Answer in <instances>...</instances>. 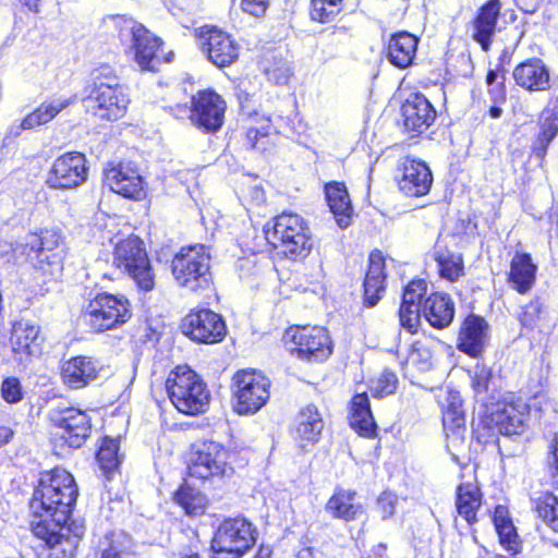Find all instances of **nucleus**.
Masks as SVG:
<instances>
[{"label":"nucleus","mask_w":558,"mask_h":558,"mask_svg":"<svg viewBox=\"0 0 558 558\" xmlns=\"http://www.w3.org/2000/svg\"><path fill=\"white\" fill-rule=\"evenodd\" d=\"M77 495L74 477L66 470L57 468L41 473L29 501V527L47 547L61 546L62 551L72 553L76 539L83 535L82 527H76L71 538L66 525Z\"/></svg>","instance_id":"f257e3e1"},{"label":"nucleus","mask_w":558,"mask_h":558,"mask_svg":"<svg viewBox=\"0 0 558 558\" xmlns=\"http://www.w3.org/2000/svg\"><path fill=\"white\" fill-rule=\"evenodd\" d=\"M11 251L14 263L29 262L45 277L58 279L62 274L64 245L57 231L45 230L39 234H27Z\"/></svg>","instance_id":"f03ea898"},{"label":"nucleus","mask_w":558,"mask_h":558,"mask_svg":"<svg viewBox=\"0 0 558 558\" xmlns=\"http://www.w3.org/2000/svg\"><path fill=\"white\" fill-rule=\"evenodd\" d=\"M130 100L124 86L110 66H101L93 72V83L84 98L86 110L109 121L122 118Z\"/></svg>","instance_id":"7ed1b4c3"},{"label":"nucleus","mask_w":558,"mask_h":558,"mask_svg":"<svg viewBox=\"0 0 558 558\" xmlns=\"http://www.w3.org/2000/svg\"><path fill=\"white\" fill-rule=\"evenodd\" d=\"M267 242L291 259L306 257L313 247L310 228L296 214L282 213L265 229Z\"/></svg>","instance_id":"20e7f679"},{"label":"nucleus","mask_w":558,"mask_h":558,"mask_svg":"<svg viewBox=\"0 0 558 558\" xmlns=\"http://www.w3.org/2000/svg\"><path fill=\"white\" fill-rule=\"evenodd\" d=\"M106 23L117 32L123 44L130 43L134 61L142 71L156 72L160 63L157 51L162 41L143 24L126 15H110Z\"/></svg>","instance_id":"39448f33"},{"label":"nucleus","mask_w":558,"mask_h":558,"mask_svg":"<svg viewBox=\"0 0 558 558\" xmlns=\"http://www.w3.org/2000/svg\"><path fill=\"white\" fill-rule=\"evenodd\" d=\"M171 403L185 415L204 413L209 404L210 392L198 374L187 366H178L167 381Z\"/></svg>","instance_id":"423d86ee"},{"label":"nucleus","mask_w":558,"mask_h":558,"mask_svg":"<svg viewBox=\"0 0 558 558\" xmlns=\"http://www.w3.org/2000/svg\"><path fill=\"white\" fill-rule=\"evenodd\" d=\"M171 269L175 282L192 292L206 290L211 283L210 254L204 245L182 247L174 255Z\"/></svg>","instance_id":"0eeeda50"},{"label":"nucleus","mask_w":558,"mask_h":558,"mask_svg":"<svg viewBox=\"0 0 558 558\" xmlns=\"http://www.w3.org/2000/svg\"><path fill=\"white\" fill-rule=\"evenodd\" d=\"M131 317L130 302L123 295L108 292L89 295L83 310V319L94 332L116 329Z\"/></svg>","instance_id":"6e6552de"},{"label":"nucleus","mask_w":558,"mask_h":558,"mask_svg":"<svg viewBox=\"0 0 558 558\" xmlns=\"http://www.w3.org/2000/svg\"><path fill=\"white\" fill-rule=\"evenodd\" d=\"M113 265L126 272L143 291L155 287V274L151 269L143 241L138 236H128L116 244Z\"/></svg>","instance_id":"1a4fd4ad"},{"label":"nucleus","mask_w":558,"mask_h":558,"mask_svg":"<svg viewBox=\"0 0 558 558\" xmlns=\"http://www.w3.org/2000/svg\"><path fill=\"white\" fill-rule=\"evenodd\" d=\"M256 543V530L244 518L225 520L211 541L214 558H241Z\"/></svg>","instance_id":"9d476101"},{"label":"nucleus","mask_w":558,"mask_h":558,"mask_svg":"<svg viewBox=\"0 0 558 558\" xmlns=\"http://www.w3.org/2000/svg\"><path fill=\"white\" fill-rule=\"evenodd\" d=\"M229 450L220 442L205 440L192 447L189 475L198 480L229 477L233 468L229 463Z\"/></svg>","instance_id":"9b49d317"},{"label":"nucleus","mask_w":558,"mask_h":558,"mask_svg":"<svg viewBox=\"0 0 558 558\" xmlns=\"http://www.w3.org/2000/svg\"><path fill=\"white\" fill-rule=\"evenodd\" d=\"M289 350L299 359L324 361L332 352L327 329L319 326H295L287 330Z\"/></svg>","instance_id":"f8f14e48"},{"label":"nucleus","mask_w":558,"mask_h":558,"mask_svg":"<svg viewBox=\"0 0 558 558\" xmlns=\"http://www.w3.org/2000/svg\"><path fill=\"white\" fill-rule=\"evenodd\" d=\"M234 409L240 414L259 411L270 397V380L260 372L240 371L234 375Z\"/></svg>","instance_id":"ddd939ff"},{"label":"nucleus","mask_w":558,"mask_h":558,"mask_svg":"<svg viewBox=\"0 0 558 558\" xmlns=\"http://www.w3.org/2000/svg\"><path fill=\"white\" fill-rule=\"evenodd\" d=\"M49 420L56 435L71 448H80L92 432V417L81 409L72 407H57L49 411Z\"/></svg>","instance_id":"4468645a"},{"label":"nucleus","mask_w":558,"mask_h":558,"mask_svg":"<svg viewBox=\"0 0 558 558\" xmlns=\"http://www.w3.org/2000/svg\"><path fill=\"white\" fill-rule=\"evenodd\" d=\"M226 102L210 89L199 90L192 98L191 121L207 133L217 132L223 123Z\"/></svg>","instance_id":"2eb2a0df"},{"label":"nucleus","mask_w":558,"mask_h":558,"mask_svg":"<svg viewBox=\"0 0 558 558\" xmlns=\"http://www.w3.org/2000/svg\"><path fill=\"white\" fill-rule=\"evenodd\" d=\"M197 36L202 50L215 65L225 68L238 59L240 47L228 33L206 25L197 31Z\"/></svg>","instance_id":"dca6fc26"},{"label":"nucleus","mask_w":558,"mask_h":558,"mask_svg":"<svg viewBox=\"0 0 558 558\" xmlns=\"http://www.w3.org/2000/svg\"><path fill=\"white\" fill-rule=\"evenodd\" d=\"M184 335L203 343L220 342L226 335V324L220 315L208 308L191 311L182 323Z\"/></svg>","instance_id":"f3484780"},{"label":"nucleus","mask_w":558,"mask_h":558,"mask_svg":"<svg viewBox=\"0 0 558 558\" xmlns=\"http://www.w3.org/2000/svg\"><path fill=\"white\" fill-rule=\"evenodd\" d=\"M86 158L81 153H66L52 163L47 184L52 189H73L86 181Z\"/></svg>","instance_id":"a211bd4d"},{"label":"nucleus","mask_w":558,"mask_h":558,"mask_svg":"<svg viewBox=\"0 0 558 558\" xmlns=\"http://www.w3.org/2000/svg\"><path fill=\"white\" fill-rule=\"evenodd\" d=\"M105 182L112 192L126 198L141 199L145 195L143 178L131 162L108 167Z\"/></svg>","instance_id":"6ab92c4d"},{"label":"nucleus","mask_w":558,"mask_h":558,"mask_svg":"<svg viewBox=\"0 0 558 558\" xmlns=\"http://www.w3.org/2000/svg\"><path fill=\"white\" fill-rule=\"evenodd\" d=\"M529 411L527 403L521 399L501 402L495 405L488 420L500 434L519 435L524 432Z\"/></svg>","instance_id":"aec40b11"},{"label":"nucleus","mask_w":558,"mask_h":558,"mask_svg":"<svg viewBox=\"0 0 558 558\" xmlns=\"http://www.w3.org/2000/svg\"><path fill=\"white\" fill-rule=\"evenodd\" d=\"M401 178L398 181L401 192L417 197L428 193L433 175L429 167L422 160L405 157L401 162Z\"/></svg>","instance_id":"412c9836"},{"label":"nucleus","mask_w":558,"mask_h":558,"mask_svg":"<svg viewBox=\"0 0 558 558\" xmlns=\"http://www.w3.org/2000/svg\"><path fill=\"white\" fill-rule=\"evenodd\" d=\"M427 291V283L423 279L412 280L403 291L402 303L399 310V320L402 328L411 333L417 331L421 313L423 311V298Z\"/></svg>","instance_id":"4be33fe9"},{"label":"nucleus","mask_w":558,"mask_h":558,"mask_svg":"<svg viewBox=\"0 0 558 558\" xmlns=\"http://www.w3.org/2000/svg\"><path fill=\"white\" fill-rule=\"evenodd\" d=\"M99 371L100 366L93 357L74 356L61 364V381L69 389H82L97 379Z\"/></svg>","instance_id":"5701e85b"},{"label":"nucleus","mask_w":558,"mask_h":558,"mask_svg":"<svg viewBox=\"0 0 558 558\" xmlns=\"http://www.w3.org/2000/svg\"><path fill=\"white\" fill-rule=\"evenodd\" d=\"M537 128L538 131L532 144V151L536 158L544 160L548 147L558 135V95L550 99L538 114Z\"/></svg>","instance_id":"b1692460"},{"label":"nucleus","mask_w":558,"mask_h":558,"mask_svg":"<svg viewBox=\"0 0 558 558\" xmlns=\"http://www.w3.org/2000/svg\"><path fill=\"white\" fill-rule=\"evenodd\" d=\"M403 123L409 132L422 133L436 118V111L422 94L411 95L402 105Z\"/></svg>","instance_id":"393cba45"},{"label":"nucleus","mask_w":558,"mask_h":558,"mask_svg":"<svg viewBox=\"0 0 558 558\" xmlns=\"http://www.w3.org/2000/svg\"><path fill=\"white\" fill-rule=\"evenodd\" d=\"M40 328L29 320L16 322L12 327L11 345L20 362L40 353Z\"/></svg>","instance_id":"a878e982"},{"label":"nucleus","mask_w":558,"mask_h":558,"mask_svg":"<svg viewBox=\"0 0 558 558\" xmlns=\"http://www.w3.org/2000/svg\"><path fill=\"white\" fill-rule=\"evenodd\" d=\"M488 339L487 322L476 315H469L459 332L458 349L471 356H478Z\"/></svg>","instance_id":"bb28decb"},{"label":"nucleus","mask_w":558,"mask_h":558,"mask_svg":"<svg viewBox=\"0 0 558 558\" xmlns=\"http://www.w3.org/2000/svg\"><path fill=\"white\" fill-rule=\"evenodd\" d=\"M512 75L517 85L529 92H544L550 87L549 70L537 58L518 64Z\"/></svg>","instance_id":"cd10ccee"},{"label":"nucleus","mask_w":558,"mask_h":558,"mask_svg":"<svg viewBox=\"0 0 558 558\" xmlns=\"http://www.w3.org/2000/svg\"><path fill=\"white\" fill-rule=\"evenodd\" d=\"M324 429L322 413L314 404L302 408L295 416L293 425V437L300 446L316 444Z\"/></svg>","instance_id":"c85d7f7f"},{"label":"nucleus","mask_w":558,"mask_h":558,"mask_svg":"<svg viewBox=\"0 0 558 558\" xmlns=\"http://www.w3.org/2000/svg\"><path fill=\"white\" fill-rule=\"evenodd\" d=\"M442 424L448 441L453 445L464 440L466 432L462 399L458 391L449 390L444 403Z\"/></svg>","instance_id":"c756f323"},{"label":"nucleus","mask_w":558,"mask_h":558,"mask_svg":"<svg viewBox=\"0 0 558 558\" xmlns=\"http://www.w3.org/2000/svg\"><path fill=\"white\" fill-rule=\"evenodd\" d=\"M537 265L531 254L515 251L508 274V283L520 294L527 293L535 284Z\"/></svg>","instance_id":"7c9ffc66"},{"label":"nucleus","mask_w":558,"mask_h":558,"mask_svg":"<svg viewBox=\"0 0 558 558\" xmlns=\"http://www.w3.org/2000/svg\"><path fill=\"white\" fill-rule=\"evenodd\" d=\"M369 265L364 279V305L375 306L385 292V258L379 251L372 252Z\"/></svg>","instance_id":"2f4dec72"},{"label":"nucleus","mask_w":558,"mask_h":558,"mask_svg":"<svg viewBox=\"0 0 558 558\" xmlns=\"http://www.w3.org/2000/svg\"><path fill=\"white\" fill-rule=\"evenodd\" d=\"M333 519L355 521L364 514V507L353 490L337 488L325 507Z\"/></svg>","instance_id":"473e14b6"},{"label":"nucleus","mask_w":558,"mask_h":558,"mask_svg":"<svg viewBox=\"0 0 558 558\" xmlns=\"http://www.w3.org/2000/svg\"><path fill=\"white\" fill-rule=\"evenodd\" d=\"M418 38L405 31L391 35L387 57L391 64L405 69L413 63L417 50Z\"/></svg>","instance_id":"72a5a7b5"},{"label":"nucleus","mask_w":558,"mask_h":558,"mask_svg":"<svg viewBox=\"0 0 558 558\" xmlns=\"http://www.w3.org/2000/svg\"><path fill=\"white\" fill-rule=\"evenodd\" d=\"M501 9L500 0H489L481 7L473 23V38L483 50H488Z\"/></svg>","instance_id":"f704fd0d"},{"label":"nucleus","mask_w":558,"mask_h":558,"mask_svg":"<svg viewBox=\"0 0 558 558\" xmlns=\"http://www.w3.org/2000/svg\"><path fill=\"white\" fill-rule=\"evenodd\" d=\"M325 195L338 226L342 229L347 228L351 223L353 211L347 186L337 181L326 183Z\"/></svg>","instance_id":"c9c22d12"},{"label":"nucleus","mask_w":558,"mask_h":558,"mask_svg":"<svg viewBox=\"0 0 558 558\" xmlns=\"http://www.w3.org/2000/svg\"><path fill=\"white\" fill-rule=\"evenodd\" d=\"M426 320L435 328L448 327L454 316V304L449 295L433 293L423 303L422 313Z\"/></svg>","instance_id":"e433bc0d"},{"label":"nucleus","mask_w":558,"mask_h":558,"mask_svg":"<svg viewBox=\"0 0 558 558\" xmlns=\"http://www.w3.org/2000/svg\"><path fill=\"white\" fill-rule=\"evenodd\" d=\"M483 494L473 483L460 484L456 492V508L470 525L477 521V512L482 507Z\"/></svg>","instance_id":"4c0bfd02"},{"label":"nucleus","mask_w":558,"mask_h":558,"mask_svg":"<svg viewBox=\"0 0 558 558\" xmlns=\"http://www.w3.org/2000/svg\"><path fill=\"white\" fill-rule=\"evenodd\" d=\"M75 101L72 97H56L43 102L36 110L27 114L21 122L22 130H32L36 126L44 125L57 117L63 109L68 108Z\"/></svg>","instance_id":"58836bf2"},{"label":"nucleus","mask_w":558,"mask_h":558,"mask_svg":"<svg viewBox=\"0 0 558 558\" xmlns=\"http://www.w3.org/2000/svg\"><path fill=\"white\" fill-rule=\"evenodd\" d=\"M350 425L359 434L371 437L375 434L376 424L369 408L366 393L356 395L352 400Z\"/></svg>","instance_id":"ea45409f"},{"label":"nucleus","mask_w":558,"mask_h":558,"mask_svg":"<svg viewBox=\"0 0 558 558\" xmlns=\"http://www.w3.org/2000/svg\"><path fill=\"white\" fill-rule=\"evenodd\" d=\"M119 449L118 438L105 437L97 451V463L107 480L111 478L121 464L122 456L119 453Z\"/></svg>","instance_id":"a19ab883"},{"label":"nucleus","mask_w":558,"mask_h":558,"mask_svg":"<svg viewBox=\"0 0 558 558\" xmlns=\"http://www.w3.org/2000/svg\"><path fill=\"white\" fill-rule=\"evenodd\" d=\"M493 522L500 543L506 546L507 549L515 550L518 535L505 507L497 506L495 508Z\"/></svg>","instance_id":"79ce46f5"},{"label":"nucleus","mask_w":558,"mask_h":558,"mask_svg":"<svg viewBox=\"0 0 558 558\" xmlns=\"http://www.w3.org/2000/svg\"><path fill=\"white\" fill-rule=\"evenodd\" d=\"M436 262L441 278L456 281L463 275V258L460 254L438 252Z\"/></svg>","instance_id":"37998d69"},{"label":"nucleus","mask_w":558,"mask_h":558,"mask_svg":"<svg viewBox=\"0 0 558 558\" xmlns=\"http://www.w3.org/2000/svg\"><path fill=\"white\" fill-rule=\"evenodd\" d=\"M174 498L190 515H198L203 513L206 507V497L201 492L189 486H181L175 493Z\"/></svg>","instance_id":"c03bdc74"},{"label":"nucleus","mask_w":558,"mask_h":558,"mask_svg":"<svg viewBox=\"0 0 558 558\" xmlns=\"http://www.w3.org/2000/svg\"><path fill=\"white\" fill-rule=\"evenodd\" d=\"M342 11V0H312L311 19L319 23H330Z\"/></svg>","instance_id":"a18cd8bd"},{"label":"nucleus","mask_w":558,"mask_h":558,"mask_svg":"<svg viewBox=\"0 0 558 558\" xmlns=\"http://www.w3.org/2000/svg\"><path fill=\"white\" fill-rule=\"evenodd\" d=\"M535 511L539 519L553 531L558 532V499L553 494H545L536 501Z\"/></svg>","instance_id":"49530a36"},{"label":"nucleus","mask_w":558,"mask_h":558,"mask_svg":"<svg viewBox=\"0 0 558 558\" xmlns=\"http://www.w3.org/2000/svg\"><path fill=\"white\" fill-rule=\"evenodd\" d=\"M546 314L547 312L543 303L536 299L531 301L522 308L520 322L522 326L526 328L539 327L543 320L546 318Z\"/></svg>","instance_id":"de8ad7c7"},{"label":"nucleus","mask_w":558,"mask_h":558,"mask_svg":"<svg viewBox=\"0 0 558 558\" xmlns=\"http://www.w3.org/2000/svg\"><path fill=\"white\" fill-rule=\"evenodd\" d=\"M397 375L391 371L385 369L373 383L371 390L374 397L383 398L392 395L397 389Z\"/></svg>","instance_id":"09e8293b"},{"label":"nucleus","mask_w":558,"mask_h":558,"mask_svg":"<svg viewBox=\"0 0 558 558\" xmlns=\"http://www.w3.org/2000/svg\"><path fill=\"white\" fill-rule=\"evenodd\" d=\"M471 386L476 393L486 391L492 378V371L484 364L476 363L470 371Z\"/></svg>","instance_id":"8fccbe9b"},{"label":"nucleus","mask_w":558,"mask_h":558,"mask_svg":"<svg viewBox=\"0 0 558 558\" xmlns=\"http://www.w3.org/2000/svg\"><path fill=\"white\" fill-rule=\"evenodd\" d=\"M270 125H264L260 129L248 128L246 131V143L252 149L265 151L268 145Z\"/></svg>","instance_id":"3c124183"},{"label":"nucleus","mask_w":558,"mask_h":558,"mask_svg":"<svg viewBox=\"0 0 558 558\" xmlns=\"http://www.w3.org/2000/svg\"><path fill=\"white\" fill-rule=\"evenodd\" d=\"M0 392L8 403H17L23 399V388L16 377H8L1 383Z\"/></svg>","instance_id":"603ef678"},{"label":"nucleus","mask_w":558,"mask_h":558,"mask_svg":"<svg viewBox=\"0 0 558 558\" xmlns=\"http://www.w3.org/2000/svg\"><path fill=\"white\" fill-rule=\"evenodd\" d=\"M396 501L397 497L391 493H383L379 496L377 500V507L384 520L393 514Z\"/></svg>","instance_id":"864d4df0"},{"label":"nucleus","mask_w":558,"mask_h":558,"mask_svg":"<svg viewBox=\"0 0 558 558\" xmlns=\"http://www.w3.org/2000/svg\"><path fill=\"white\" fill-rule=\"evenodd\" d=\"M268 5L269 0H241V9L253 16L264 15Z\"/></svg>","instance_id":"5fc2aeb1"},{"label":"nucleus","mask_w":558,"mask_h":558,"mask_svg":"<svg viewBox=\"0 0 558 558\" xmlns=\"http://www.w3.org/2000/svg\"><path fill=\"white\" fill-rule=\"evenodd\" d=\"M547 466L553 477L558 476V434L554 437L547 457Z\"/></svg>","instance_id":"6e6d98bb"},{"label":"nucleus","mask_w":558,"mask_h":558,"mask_svg":"<svg viewBox=\"0 0 558 558\" xmlns=\"http://www.w3.org/2000/svg\"><path fill=\"white\" fill-rule=\"evenodd\" d=\"M291 74V70L287 65L278 69L267 70L269 80L274 81L277 85L287 84Z\"/></svg>","instance_id":"4d7b16f0"},{"label":"nucleus","mask_w":558,"mask_h":558,"mask_svg":"<svg viewBox=\"0 0 558 558\" xmlns=\"http://www.w3.org/2000/svg\"><path fill=\"white\" fill-rule=\"evenodd\" d=\"M542 0H526L521 4V10L525 13L533 14L539 7Z\"/></svg>","instance_id":"13d9d810"},{"label":"nucleus","mask_w":558,"mask_h":558,"mask_svg":"<svg viewBox=\"0 0 558 558\" xmlns=\"http://www.w3.org/2000/svg\"><path fill=\"white\" fill-rule=\"evenodd\" d=\"M13 436V430L7 426H0V447L8 444Z\"/></svg>","instance_id":"bf43d9fd"},{"label":"nucleus","mask_w":558,"mask_h":558,"mask_svg":"<svg viewBox=\"0 0 558 558\" xmlns=\"http://www.w3.org/2000/svg\"><path fill=\"white\" fill-rule=\"evenodd\" d=\"M100 558H125V555L119 551L116 547L110 546L109 548L104 549Z\"/></svg>","instance_id":"052dcab7"},{"label":"nucleus","mask_w":558,"mask_h":558,"mask_svg":"<svg viewBox=\"0 0 558 558\" xmlns=\"http://www.w3.org/2000/svg\"><path fill=\"white\" fill-rule=\"evenodd\" d=\"M41 0H21V2L33 12H39Z\"/></svg>","instance_id":"680f3d73"},{"label":"nucleus","mask_w":558,"mask_h":558,"mask_svg":"<svg viewBox=\"0 0 558 558\" xmlns=\"http://www.w3.org/2000/svg\"><path fill=\"white\" fill-rule=\"evenodd\" d=\"M497 76H498V74H497V72H496V71H494V70H489V71H488V73H487V75H486V83H487L488 85H492L493 83H495V82H496Z\"/></svg>","instance_id":"e2e57ef3"},{"label":"nucleus","mask_w":558,"mask_h":558,"mask_svg":"<svg viewBox=\"0 0 558 558\" xmlns=\"http://www.w3.org/2000/svg\"><path fill=\"white\" fill-rule=\"evenodd\" d=\"M489 113H490V117H492V118H495V119H496V118H499V117L501 116L502 110H501V108H499V107H492V108L489 109Z\"/></svg>","instance_id":"0e129e2a"},{"label":"nucleus","mask_w":558,"mask_h":558,"mask_svg":"<svg viewBox=\"0 0 558 558\" xmlns=\"http://www.w3.org/2000/svg\"><path fill=\"white\" fill-rule=\"evenodd\" d=\"M180 558H199V556L197 554H190V555L181 556Z\"/></svg>","instance_id":"69168bd1"}]
</instances>
